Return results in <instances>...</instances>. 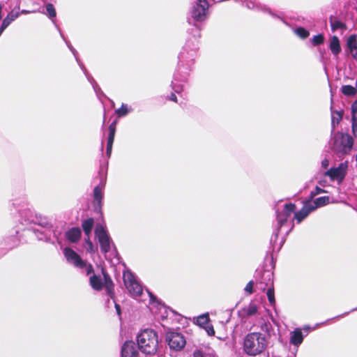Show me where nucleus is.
<instances>
[{"label": "nucleus", "mask_w": 357, "mask_h": 357, "mask_svg": "<svg viewBox=\"0 0 357 357\" xmlns=\"http://www.w3.org/2000/svg\"><path fill=\"white\" fill-rule=\"evenodd\" d=\"M191 34L178 54V66L172 81V88L177 93L183 91L184 84L187 82L195 63L199 50V38L201 36L200 27L194 24L191 29Z\"/></svg>", "instance_id": "1"}, {"label": "nucleus", "mask_w": 357, "mask_h": 357, "mask_svg": "<svg viewBox=\"0 0 357 357\" xmlns=\"http://www.w3.org/2000/svg\"><path fill=\"white\" fill-rule=\"evenodd\" d=\"M295 210L296 206L291 203L286 204L282 211L277 209L276 224L270 239V245L273 252H278L281 249L284 241L282 240L278 243L280 230L287 224V220L291 218L292 213L295 212Z\"/></svg>", "instance_id": "2"}, {"label": "nucleus", "mask_w": 357, "mask_h": 357, "mask_svg": "<svg viewBox=\"0 0 357 357\" xmlns=\"http://www.w3.org/2000/svg\"><path fill=\"white\" fill-rule=\"evenodd\" d=\"M268 339L260 332L248 333L243 340V352L252 357L263 354L268 347Z\"/></svg>", "instance_id": "3"}, {"label": "nucleus", "mask_w": 357, "mask_h": 357, "mask_svg": "<svg viewBox=\"0 0 357 357\" xmlns=\"http://www.w3.org/2000/svg\"><path fill=\"white\" fill-rule=\"evenodd\" d=\"M139 349L151 357H162L157 354L158 349V338L157 333L152 329H144L137 336Z\"/></svg>", "instance_id": "4"}, {"label": "nucleus", "mask_w": 357, "mask_h": 357, "mask_svg": "<svg viewBox=\"0 0 357 357\" xmlns=\"http://www.w3.org/2000/svg\"><path fill=\"white\" fill-rule=\"evenodd\" d=\"M29 214V218H25L24 222L25 224H31L33 223L35 225H38L42 227L43 230H33L34 234L36 237L40 240L44 241H50L52 234L54 235V237L57 238V234L56 231L52 229V225L51 222L47 219V218L34 215L32 211H28L26 213Z\"/></svg>", "instance_id": "5"}, {"label": "nucleus", "mask_w": 357, "mask_h": 357, "mask_svg": "<svg viewBox=\"0 0 357 357\" xmlns=\"http://www.w3.org/2000/svg\"><path fill=\"white\" fill-rule=\"evenodd\" d=\"M354 145L353 137L346 133L338 132L333 138V149L340 154H348Z\"/></svg>", "instance_id": "6"}, {"label": "nucleus", "mask_w": 357, "mask_h": 357, "mask_svg": "<svg viewBox=\"0 0 357 357\" xmlns=\"http://www.w3.org/2000/svg\"><path fill=\"white\" fill-rule=\"evenodd\" d=\"M63 255L69 264H73L78 268L84 270L87 275L93 271L92 265L87 264L73 249L65 248L63 249Z\"/></svg>", "instance_id": "7"}, {"label": "nucleus", "mask_w": 357, "mask_h": 357, "mask_svg": "<svg viewBox=\"0 0 357 357\" xmlns=\"http://www.w3.org/2000/svg\"><path fill=\"white\" fill-rule=\"evenodd\" d=\"M208 3L206 0H197L190 10L191 18L196 22H202L208 15Z\"/></svg>", "instance_id": "8"}, {"label": "nucleus", "mask_w": 357, "mask_h": 357, "mask_svg": "<svg viewBox=\"0 0 357 357\" xmlns=\"http://www.w3.org/2000/svg\"><path fill=\"white\" fill-rule=\"evenodd\" d=\"M124 284L130 294L135 298L141 296L143 291L142 285L138 282L135 276L130 271L123 273Z\"/></svg>", "instance_id": "9"}, {"label": "nucleus", "mask_w": 357, "mask_h": 357, "mask_svg": "<svg viewBox=\"0 0 357 357\" xmlns=\"http://www.w3.org/2000/svg\"><path fill=\"white\" fill-rule=\"evenodd\" d=\"M273 273L268 270H257L255 279L256 287L261 291H265L268 287L273 286Z\"/></svg>", "instance_id": "10"}, {"label": "nucleus", "mask_w": 357, "mask_h": 357, "mask_svg": "<svg viewBox=\"0 0 357 357\" xmlns=\"http://www.w3.org/2000/svg\"><path fill=\"white\" fill-rule=\"evenodd\" d=\"M348 170V162H343L338 165L337 167H331L328 169L324 175L329 177L331 181H337L340 184L344 181Z\"/></svg>", "instance_id": "11"}, {"label": "nucleus", "mask_w": 357, "mask_h": 357, "mask_svg": "<svg viewBox=\"0 0 357 357\" xmlns=\"http://www.w3.org/2000/svg\"><path fill=\"white\" fill-rule=\"evenodd\" d=\"M166 341L169 347L178 351L183 349L186 343L184 336L176 332H169L166 335Z\"/></svg>", "instance_id": "12"}, {"label": "nucleus", "mask_w": 357, "mask_h": 357, "mask_svg": "<svg viewBox=\"0 0 357 357\" xmlns=\"http://www.w3.org/2000/svg\"><path fill=\"white\" fill-rule=\"evenodd\" d=\"M96 234L98 238L101 251L104 253L108 252L111 249L112 242L107 231L102 226H100L96 229Z\"/></svg>", "instance_id": "13"}, {"label": "nucleus", "mask_w": 357, "mask_h": 357, "mask_svg": "<svg viewBox=\"0 0 357 357\" xmlns=\"http://www.w3.org/2000/svg\"><path fill=\"white\" fill-rule=\"evenodd\" d=\"M259 306L255 302L252 301L249 303V305L243 307L238 313L242 319L252 316L260 317L261 314L259 311Z\"/></svg>", "instance_id": "14"}, {"label": "nucleus", "mask_w": 357, "mask_h": 357, "mask_svg": "<svg viewBox=\"0 0 357 357\" xmlns=\"http://www.w3.org/2000/svg\"><path fill=\"white\" fill-rule=\"evenodd\" d=\"M121 357H138V351L132 341H126L121 348Z\"/></svg>", "instance_id": "15"}, {"label": "nucleus", "mask_w": 357, "mask_h": 357, "mask_svg": "<svg viewBox=\"0 0 357 357\" xmlns=\"http://www.w3.org/2000/svg\"><path fill=\"white\" fill-rule=\"evenodd\" d=\"M331 135H334L335 129L336 126H338L340 122L342 119L344 111L342 110H335L333 107V98H331Z\"/></svg>", "instance_id": "16"}, {"label": "nucleus", "mask_w": 357, "mask_h": 357, "mask_svg": "<svg viewBox=\"0 0 357 357\" xmlns=\"http://www.w3.org/2000/svg\"><path fill=\"white\" fill-rule=\"evenodd\" d=\"M312 211H313V209L310 207V205H309L307 202H306L304 203L303 208L300 211L294 213V218L296 220L297 223H300Z\"/></svg>", "instance_id": "17"}, {"label": "nucleus", "mask_w": 357, "mask_h": 357, "mask_svg": "<svg viewBox=\"0 0 357 357\" xmlns=\"http://www.w3.org/2000/svg\"><path fill=\"white\" fill-rule=\"evenodd\" d=\"M82 235L81 229L79 227H73L66 232V237L70 243L77 242Z\"/></svg>", "instance_id": "18"}, {"label": "nucleus", "mask_w": 357, "mask_h": 357, "mask_svg": "<svg viewBox=\"0 0 357 357\" xmlns=\"http://www.w3.org/2000/svg\"><path fill=\"white\" fill-rule=\"evenodd\" d=\"M347 45L352 56L357 60V36L351 35L347 39Z\"/></svg>", "instance_id": "19"}, {"label": "nucleus", "mask_w": 357, "mask_h": 357, "mask_svg": "<svg viewBox=\"0 0 357 357\" xmlns=\"http://www.w3.org/2000/svg\"><path fill=\"white\" fill-rule=\"evenodd\" d=\"M303 335L300 328H296L291 333L289 342L291 344L298 346L303 342Z\"/></svg>", "instance_id": "20"}, {"label": "nucleus", "mask_w": 357, "mask_h": 357, "mask_svg": "<svg viewBox=\"0 0 357 357\" xmlns=\"http://www.w3.org/2000/svg\"><path fill=\"white\" fill-rule=\"evenodd\" d=\"M330 197L328 196H323L315 199L312 202H307L310 207L314 211L317 208L326 206L329 203Z\"/></svg>", "instance_id": "21"}, {"label": "nucleus", "mask_w": 357, "mask_h": 357, "mask_svg": "<svg viewBox=\"0 0 357 357\" xmlns=\"http://www.w3.org/2000/svg\"><path fill=\"white\" fill-rule=\"evenodd\" d=\"M329 49L332 54L337 56L341 52L340 40L337 36H333L330 38Z\"/></svg>", "instance_id": "22"}, {"label": "nucleus", "mask_w": 357, "mask_h": 357, "mask_svg": "<svg viewBox=\"0 0 357 357\" xmlns=\"http://www.w3.org/2000/svg\"><path fill=\"white\" fill-rule=\"evenodd\" d=\"M192 357H217L214 351L210 348H200L193 351Z\"/></svg>", "instance_id": "23"}, {"label": "nucleus", "mask_w": 357, "mask_h": 357, "mask_svg": "<svg viewBox=\"0 0 357 357\" xmlns=\"http://www.w3.org/2000/svg\"><path fill=\"white\" fill-rule=\"evenodd\" d=\"M89 282L91 287L96 291H100L102 289L103 282L101 277L96 274L92 275L89 278Z\"/></svg>", "instance_id": "24"}, {"label": "nucleus", "mask_w": 357, "mask_h": 357, "mask_svg": "<svg viewBox=\"0 0 357 357\" xmlns=\"http://www.w3.org/2000/svg\"><path fill=\"white\" fill-rule=\"evenodd\" d=\"M351 121L352 132L355 137H357V100L351 105Z\"/></svg>", "instance_id": "25"}, {"label": "nucleus", "mask_w": 357, "mask_h": 357, "mask_svg": "<svg viewBox=\"0 0 357 357\" xmlns=\"http://www.w3.org/2000/svg\"><path fill=\"white\" fill-rule=\"evenodd\" d=\"M102 197L103 195L101 188L99 185L96 186L93 189V199L96 208H101Z\"/></svg>", "instance_id": "26"}, {"label": "nucleus", "mask_w": 357, "mask_h": 357, "mask_svg": "<svg viewBox=\"0 0 357 357\" xmlns=\"http://www.w3.org/2000/svg\"><path fill=\"white\" fill-rule=\"evenodd\" d=\"M56 27V29L59 31V33H60V36L61 37L63 38V40H64V42L66 43V45L68 46V47L69 48V50L71 51V52L73 53V54L74 55L76 61H77L78 64L79 65L82 61L78 59V53L76 51V50L72 46V45L70 44V41L66 39V38L64 36V35L63 34V33L61 32L60 28L59 27L58 25L55 24Z\"/></svg>", "instance_id": "27"}, {"label": "nucleus", "mask_w": 357, "mask_h": 357, "mask_svg": "<svg viewBox=\"0 0 357 357\" xmlns=\"http://www.w3.org/2000/svg\"><path fill=\"white\" fill-rule=\"evenodd\" d=\"M94 220L93 218H90L86 220H84L82 223V228L86 236H89L92 231L93 227Z\"/></svg>", "instance_id": "28"}, {"label": "nucleus", "mask_w": 357, "mask_h": 357, "mask_svg": "<svg viewBox=\"0 0 357 357\" xmlns=\"http://www.w3.org/2000/svg\"><path fill=\"white\" fill-rule=\"evenodd\" d=\"M329 21L333 31L345 28L344 23L333 16L330 17Z\"/></svg>", "instance_id": "29"}, {"label": "nucleus", "mask_w": 357, "mask_h": 357, "mask_svg": "<svg viewBox=\"0 0 357 357\" xmlns=\"http://www.w3.org/2000/svg\"><path fill=\"white\" fill-rule=\"evenodd\" d=\"M341 91L344 96H354L356 94L357 89L351 85H344L342 86Z\"/></svg>", "instance_id": "30"}, {"label": "nucleus", "mask_w": 357, "mask_h": 357, "mask_svg": "<svg viewBox=\"0 0 357 357\" xmlns=\"http://www.w3.org/2000/svg\"><path fill=\"white\" fill-rule=\"evenodd\" d=\"M104 279L105 282L106 291L107 294L113 298L114 292H113V284L109 276L106 274H104Z\"/></svg>", "instance_id": "31"}, {"label": "nucleus", "mask_w": 357, "mask_h": 357, "mask_svg": "<svg viewBox=\"0 0 357 357\" xmlns=\"http://www.w3.org/2000/svg\"><path fill=\"white\" fill-rule=\"evenodd\" d=\"M45 14L52 20V22L55 24L54 19L56 17V13L54 6L52 3H47L45 6Z\"/></svg>", "instance_id": "32"}, {"label": "nucleus", "mask_w": 357, "mask_h": 357, "mask_svg": "<svg viewBox=\"0 0 357 357\" xmlns=\"http://www.w3.org/2000/svg\"><path fill=\"white\" fill-rule=\"evenodd\" d=\"M131 110L128 105L123 103L121 107L116 110V114L119 117H123L127 115Z\"/></svg>", "instance_id": "33"}, {"label": "nucleus", "mask_w": 357, "mask_h": 357, "mask_svg": "<svg viewBox=\"0 0 357 357\" xmlns=\"http://www.w3.org/2000/svg\"><path fill=\"white\" fill-rule=\"evenodd\" d=\"M260 318L263 320V321L261 323V324L259 326L261 331L262 332L267 333L268 335H270L271 331L272 329L271 324L268 321H264L263 319L262 316H261Z\"/></svg>", "instance_id": "34"}, {"label": "nucleus", "mask_w": 357, "mask_h": 357, "mask_svg": "<svg viewBox=\"0 0 357 357\" xmlns=\"http://www.w3.org/2000/svg\"><path fill=\"white\" fill-rule=\"evenodd\" d=\"M266 295L268 300L271 305H273L275 303V293H274V287H268L266 288Z\"/></svg>", "instance_id": "35"}, {"label": "nucleus", "mask_w": 357, "mask_h": 357, "mask_svg": "<svg viewBox=\"0 0 357 357\" xmlns=\"http://www.w3.org/2000/svg\"><path fill=\"white\" fill-rule=\"evenodd\" d=\"M294 33L302 39L307 38L310 35L309 31L301 26L296 28Z\"/></svg>", "instance_id": "36"}, {"label": "nucleus", "mask_w": 357, "mask_h": 357, "mask_svg": "<svg viewBox=\"0 0 357 357\" xmlns=\"http://www.w3.org/2000/svg\"><path fill=\"white\" fill-rule=\"evenodd\" d=\"M116 122L113 121L108 128V140H114V136L116 132Z\"/></svg>", "instance_id": "37"}, {"label": "nucleus", "mask_w": 357, "mask_h": 357, "mask_svg": "<svg viewBox=\"0 0 357 357\" xmlns=\"http://www.w3.org/2000/svg\"><path fill=\"white\" fill-rule=\"evenodd\" d=\"M209 318L207 314H203L197 317V322L202 327H205L208 324Z\"/></svg>", "instance_id": "38"}, {"label": "nucleus", "mask_w": 357, "mask_h": 357, "mask_svg": "<svg viewBox=\"0 0 357 357\" xmlns=\"http://www.w3.org/2000/svg\"><path fill=\"white\" fill-rule=\"evenodd\" d=\"M79 66L81 68V69L82 70V71L84 72L86 79L91 83V84L92 86H93V84H96L97 82L93 79V77L91 75H89V73H88V71H87L86 68H85V66H84V64L82 63H81Z\"/></svg>", "instance_id": "39"}, {"label": "nucleus", "mask_w": 357, "mask_h": 357, "mask_svg": "<svg viewBox=\"0 0 357 357\" xmlns=\"http://www.w3.org/2000/svg\"><path fill=\"white\" fill-rule=\"evenodd\" d=\"M147 292L149 295L151 304L152 305H155L157 307H159L160 310L161 307H165V306L157 299L155 296H153V294L149 291H147Z\"/></svg>", "instance_id": "40"}, {"label": "nucleus", "mask_w": 357, "mask_h": 357, "mask_svg": "<svg viewBox=\"0 0 357 357\" xmlns=\"http://www.w3.org/2000/svg\"><path fill=\"white\" fill-rule=\"evenodd\" d=\"M312 43L314 45H319L324 43V36L322 34H317L312 38Z\"/></svg>", "instance_id": "41"}, {"label": "nucleus", "mask_w": 357, "mask_h": 357, "mask_svg": "<svg viewBox=\"0 0 357 357\" xmlns=\"http://www.w3.org/2000/svg\"><path fill=\"white\" fill-rule=\"evenodd\" d=\"M86 249L89 252H94L95 249L93 243L90 241L89 236L85 238Z\"/></svg>", "instance_id": "42"}, {"label": "nucleus", "mask_w": 357, "mask_h": 357, "mask_svg": "<svg viewBox=\"0 0 357 357\" xmlns=\"http://www.w3.org/2000/svg\"><path fill=\"white\" fill-rule=\"evenodd\" d=\"M28 211H31V210L30 209H24V210L20 211V220H21V223L22 225H26L25 222H24V219L29 218V214L27 213H26V212Z\"/></svg>", "instance_id": "43"}, {"label": "nucleus", "mask_w": 357, "mask_h": 357, "mask_svg": "<svg viewBox=\"0 0 357 357\" xmlns=\"http://www.w3.org/2000/svg\"><path fill=\"white\" fill-rule=\"evenodd\" d=\"M253 286H254V282L252 280H250L245 286V291L248 293V294H252L253 292Z\"/></svg>", "instance_id": "44"}, {"label": "nucleus", "mask_w": 357, "mask_h": 357, "mask_svg": "<svg viewBox=\"0 0 357 357\" xmlns=\"http://www.w3.org/2000/svg\"><path fill=\"white\" fill-rule=\"evenodd\" d=\"M323 192H326V191L324 189L317 186L315 188L314 190L311 192V193H310V199H312L317 195L320 194V193H323Z\"/></svg>", "instance_id": "45"}, {"label": "nucleus", "mask_w": 357, "mask_h": 357, "mask_svg": "<svg viewBox=\"0 0 357 357\" xmlns=\"http://www.w3.org/2000/svg\"><path fill=\"white\" fill-rule=\"evenodd\" d=\"M114 141L113 140H108L107 143V150H106V154L107 157H110L112 153V145H113Z\"/></svg>", "instance_id": "46"}, {"label": "nucleus", "mask_w": 357, "mask_h": 357, "mask_svg": "<svg viewBox=\"0 0 357 357\" xmlns=\"http://www.w3.org/2000/svg\"><path fill=\"white\" fill-rule=\"evenodd\" d=\"M95 93H96L97 96L98 97V98H100V96H104L101 89L100 88V86H98V84L96 83L95 84H93V86H92Z\"/></svg>", "instance_id": "47"}, {"label": "nucleus", "mask_w": 357, "mask_h": 357, "mask_svg": "<svg viewBox=\"0 0 357 357\" xmlns=\"http://www.w3.org/2000/svg\"><path fill=\"white\" fill-rule=\"evenodd\" d=\"M204 328H205V330L207 332L208 335H214L215 331H214V328H213V326L211 324H208V325H206Z\"/></svg>", "instance_id": "48"}, {"label": "nucleus", "mask_w": 357, "mask_h": 357, "mask_svg": "<svg viewBox=\"0 0 357 357\" xmlns=\"http://www.w3.org/2000/svg\"><path fill=\"white\" fill-rule=\"evenodd\" d=\"M329 165V162L327 159H324L321 162V165L324 168H327Z\"/></svg>", "instance_id": "49"}, {"label": "nucleus", "mask_w": 357, "mask_h": 357, "mask_svg": "<svg viewBox=\"0 0 357 357\" xmlns=\"http://www.w3.org/2000/svg\"><path fill=\"white\" fill-rule=\"evenodd\" d=\"M169 99L172 101H174V102H177V98L176 96V95L174 93H172L169 97Z\"/></svg>", "instance_id": "50"}, {"label": "nucleus", "mask_w": 357, "mask_h": 357, "mask_svg": "<svg viewBox=\"0 0 357 357\" xmlns=\"http://www.w3.org/2000/svg\"><path fill=\"white\" fill-rule=\"evenodd\" d=\"M115 308H116V313L118 314L119 316L121 315V307L119 304L117 303H115Z\"/></svg>", "instance_id": "51"}, {"label": "nucleus", "mask_w": 357, "mask_h": 357, "mask_svg": "<svg viewBox=\"0 0 357 357\" xmlns=\"http://www.w3.org/2000/svg\"><path fill=\"white\" fill-rule=\"evenodd\" d=\"M349 312H344V314H340V315H338V316H337V317H334V319H337V318L343 317L344 316L347 315ZM331 320H332V319H328V320H327L326 321H331Z\"/></svg>", "instance_id": "52"}, {"label": "nucleus", "mask_w": 357, "mask_h": 357, "mask_svg": "<svg viewBox=\"0 0 357 357\" xmlns=\"http://www.w3.org/2000/svg\"><path fill=\"white\" fill-rule=\"evenodd\" d=\"M34 11H30V10H22L21 11V13L22 14H28V13H33Z\"/></svg>", "instance_id": "53"}, {"label": "nucleus", "mask_w": 357, "mask_h": 357, "mask_svg": "<svg viewBox=\"0 0 357 357\" xmlns=\"http://www.w3.org/2000/svg\"><path fill=\"white\" fill-rule=\"evenodd\" d=\"M290 229L286 231V234L287 235L289 232L292 229L294 225L290 223Z\"/></svg>", "instance_id": "54"}, {"label": "nucleus", "mask_w": 357, "mask_h": 357, "mask_svg": "<svg viewBox=\"0 0 357 357\" xmlns=\"http://www.w3.org/2000/svg\"><path fill=\"white\" fill-rule=\"evenodd\" d=\"M357 310V307L352 309L350 312L356 311Z\"/></svg>", "instance_id": "55"}, {"label": "nucleus", "mask_w": 357, "mask_h": 357, "mask_svg": "<svg viewBox=\"0 0 357 357\" xmlns=\"http://www.w3.org/2000/svg\"><path fill=\"white\" fill-rule=\"evenodd\" d=\"M188 23H189V24H190V23H191V20H190V19H189V20H188Z\"/></svg>", "instance_id": "56"}, {"label": "nucleus", "mask_w": 357, "mask_h": 357, "mask_svg": "<svg viewBox=\"0 0 357 357\" xmlns=\"http://www.w3.org/2000/svg\"><path fill=\"white\" fill-rule=\"evenodd\" d=\"M102 149H103V145L102 144V146H101V151H102Z\"/></svg>", "instance_id": "57"}, {"label": "nucleus", "mask_w": 357, "mask_h": 357, "mask_svg": "<svg viewBox=\"0 0 357 357\" xmlns=\"http://www.w3.org/2000/svg\"><path fill=\"white\" fill-rule=\"evenodd\" d=\"M273 357H277V356H273Z\"/></svg>", "instance_id": "58"}]
</instances>
